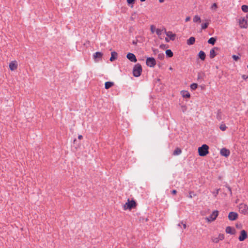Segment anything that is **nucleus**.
<instances>
[{"label": "nucleus", "mask_w": 248, "mask_h": 248, "mask_svg": "<svg viewBox=\"0 0 248 248\" xmlns=\"http://www.w3.org/2000/svg\"><path fill=\"white\" fill-rule=\"evenodd\" d=\"M219 128L221 130L224 131L226 130L227 126H226V125L224 124H220V125L219 126Z\"/></svg>", "instance_id": "29"}, {"label": "nucleus", "mask_w": 248, "mask_h": 248, "mask_svg": "<svg viewBox=\"0 0 248 248\" xmlns=\"http://www.w3.org/2000/svg\"><path fill=\"white\" fill-rule=\"evenodd\" d=\"M198 87V84L197 83H193L191 84L190 88L192 90H196Z\"/></svg>", "instance_id": "28"}, {"label": "nucleus", "mask_w": 248, "mask_h": 248, "mask_svg": "<svg viewBox=\"0 0 248 248\" xmlns=\"http://www.w3.org/2000/svg\"><path fill=\"white\" fill-rule=\"evenodd\" d=\"M181 94L183 97L185 98H189L190 96L189 93L187 91H181Z\"/></svg>", "instance_id": "20"}, {"label": "nucleus", "mask_w": 248, "mask_h": 248, "mask_svg": "<svg viewBox=\"0 0 248 248\" xmlns=\"http://www.w3.org/2000/svg\"><path fill=\"white\" fill-rule=\"evenodd\" d=\"M103 56V53L102 52H96L94 54H93V57L95 59H96V58H101Z\"/></svg>", "instance_id": "25"}, {"label": "nucleus", "mask_w": 248, "mask_h": 248, "mask_svg": "<svg viewBox=\"0 0 248 248\" xmlns=\"http://www.w3.org/2000/svg\"><path fill=\"white\" fill-rule=\"evenodd\" d=\"M247 18H248V16H246Z\"/></svg>", "instance_id": "58"}, {"label": "nucleus", "mask_w": 248, "mask_h": 248, "mask_svg": "<svg viewBox=\"0 0 248 248\" xmlns=\"http://www.w3.org/2000/svg\"><path fill=\"white\" fill-rule=\"evenodd\" d=\"M181 108L183 112H185L187 108L186 106L183 105L181 106Z\"/></svg>", "instance_id": "41"}, {"label": "nucleus", "mask_w": 248, "mask_h": 248, "mask_svg": "<svg viewBox=\"0 0 248 248\" xmlns=\"http://www.w3.org/2000/svg\"><path fill=\"white\" fill-rule=\"evenodd\" d=\"M118 58V54L116 51H112L111 52V57L109 59L110 61L113 62Z\"/></svg>", "instance_id": "16"}, {"label": "nucleus", "mask_w": 248, "mask_h": 248, "mask_svg": "<svg viewBox=\"0 0 248 248\" xmlns=\"http://www.w3.org/2000/svg\"><path fill=\"white\" fill-rule=\"evenodd\" d=\"M221 111L220 109L218 110H217V118L218 120H220L221 119Z\"/></svg>", "instance_id": "31"}, {"label": "nucleus", "mask_w": 248, "mask_h": 248, "mask_svg": "<svg viewBox=\"0 0 248 248\" xmlns=\"http://www.w3.org/2000/svg\"><path fill=\"white\" fill-rule=\"evenodd\" d=\"M201 21L200 16H194L193 18V22L195 23H201Z\"/></svg>", "instance_id": "26"}, {"label": "nucleus", "mask_w": 248, "mask_h": 248, "mask_svg": "<svg viewBox=\"0 0 248 248\" xmlns=\"http://www.w3.org/2000/svg\"><path fill=\"white\" fill-rule=\"evenodd\" d=\"M232 58L233 60L235 61H237L238 60L240 59V57L239 56H237L235 55H233L232 56Z\"/></svg>", "instance_id": "36"}, {"label": "nucleus", "mask_w": 248, "mask_h": 248, "mask_svg": "<svg viewBox=\"0 0 248 248\" xmlns=\"http://www.w3.org/2000/svg\"><path fill=\"white\" fill-rule=\"evenodd\" d=\"M225 232L227 233L234 234L235 232V230L231 226H228L226 228Z\"/></svg>", "instance_id": "15"}, {"label": "nucleus", "mask_w": 248, "mask_h": 248, "mask_svg": "<svg viewBox=\"0 0 248 248\" xmlns=\"http://www.w3.org/2000/svg\"><path fill=\"white\" fill-rule=\"evenodd\" d=\"M218 190H217V192H216V193L217 194H218Z\"/></svg>", "instance_id": "55"}, {"label": "nucleus", "mask_w": 248, "mask_h": 248, "mask_svg": "<svg viewBox=\"0 0 248 248\" xmlns=\"http://www.w3.org/2000/svg\"><path fill=\"white\" fill-rule=\"evenodd\" d=\"M164 32L166 35L172 41H174L175 39L176 34L172 33L171 31H167L166 28H164Z\"/></svg>", "instance_id": "11"}, {"label": "nucleus", "mask_w": 248, "mask_h": 248, "mask_svg": "<svg viewBox=\"0 0 248 248\" xmlns=\"http://www.w3.org/2000/svg\"><path fill=\"white\" fill-rule=\"evenodd\" d=\"M164 57L165 55L163 53L159 54L157 56L158 59H159L160 60H163L164 59Z\"/></svg>", "instance_id": "32"}, {"label": "nucleus", "mask_w": 248, "mask_h": 248, "mask_svg": "<svg viewBox=\"0 0 248 248\" xmlns=\"http://www.w3.org/2000/svg\"><path fill=\"white\" fill-rule=\"evenodd\" d=\"M238 218V214L234 212H231L228 215V218L230 220L233 221Z\"/></svg>", "instance_id": "12"}, {"label": "nucleus", "mask_w": 248, "mask_h": 248, "mask_svg": "<svg viewBox=\"0 0 248 248\" xmlns=\"http://www.w3.org/2000/svg\"><path fill=\"white\" fill-rule=\"evenodd\" d=\"M137 206V203L136 201L132 199L130 200L128 199L127 202H126L123 206V209L124 210H131L132 209L135 208Z\"/></svg>", "instance_id": "1"}, {"label": "nucleus", "mask_w": 248, "mask_h": 248, "mask_svg": "<svg viewBox=\"0 0 248 248\" xmlns=\"http://www.w3.org/2000/svg\"><path fill=\"white\" fill-rule=\"evenodd\" d=\"M247 18L245 16H241L240 18L237 19L240 28L247 29L248 26Z\"/></svg>", "instance_id": "4"}, {"label": "nucleus", "mask_w": 248, "mask_h": 248, "mask_svg": "<svg viewBox=\"0 0 248 248\" xmlns=\"http://www.w3.org/2000/svg\"><path fill=\"white\" fill-rule=\"evenodd\" d=\"M248 237L247 232L243 230L240 232V234L238 237V239L240 241H244Z\"/></svg>", "instance_id": "8"}, {"label": "nucleus", "mask_w": 248, "mask_h": 248, "mask_svg": "<svg viewBox=\"0 0 248 248\" xmlns=\"http://www.w3.org/2000/svg\"><path fill=\"white\" fill-rule=\"evenodd\" d=\"M135 0H127L128 4H133Z\"/></svg>", "instance_id": "40"}, {"label": "nucleus", "mask_w": 248, "mask_h": 248, "mask_svg": "<svg viewBox=\"0 0 248 248\" xmlns=\"http://www.w3.org/2000/svg\"><path fill=\"white\" fill-rule=\"evenodd\" d=\"M183 226L184 229H185L186 228V223L183 224Z\"/></svg>", "instance_id": "50"}, {"label": "nucleus", "mask_w": 248, "mask_h": 248, "mask_svg": "<svg viewBox=\"0 0 248 248\" xmlns=\"http://www.w3.org/2000/svg\"><path fill=\"white\" fill-rule=\"evenodd\" d=\"M225 186L228 189L229 193H230V194L231 196H232V189H231V187L227 184H226V185H225Z\"/></svg>", "instance_id": "34"}, {"label": "nucleus", "mask_w": 248, "mask_h": 248, "mask_svg": "<svg viewBox=\"0 0 248 248\" xmlns=\"http://www.w3.org/2000/svg\"><path fill=\"white\" fill-rule=\"evenodd\" d=\"M142 71L141 65L140 63H137L133 67V75L135 77H139L141 75Z\"/></svg>", "instance_id": "2"}, {"label": "nucleus", "mask_w": 248, "mask_h": 248, "mask_svg": "<svg viewBox=\"0 0 248 248\" xmlns=\"http://www.w3.org/2000/svg\"><path fill=\"white\" fill-rule=\"evenodd\" d=\"M196 195L194 194V192L193 191H189V195H188V197L189 198H192L193 197V196H195Z\"/></svg>", "instance_id": "38"}, {"label": "nucleus", "mask_w": 248, "mask_h": 248, "mask_svg": "<svg viewBox=\"0 0 248 248\" xmlns=\"http://www.w3.org/2000/svg\"><path fill=\"white\" fill-rule=\"evenodd\" d=\"M195 42V38L194 37H190L187 40L186 44L188 45H192L194 44Z\"/></svg>", "instance_id": "19"}, {"label": "nucleus", "mask_w": 248, "mask_h": 248, "mask_svg": "<svg viewBox=\"0 0 248 248\" xmlns=\"http://www.w3.org/2000/svg\"><path fill=\"white\" fill-rule=\"evenodd\" d=\"M140 0V1H141V2H143V1H145L146 0Z\"/></svg>", "instance_id": "54"}, {"label": "nucleus", "mask_w": 248, "mask_h": 248, "mask_svg": "<svg viewBox=\"0 0 248 248\" xmlns=\"http://www.w3.org/2000/svg\"><path fill=\"white\" fill-rule=\"evenodd\" d=\"M205 23H202V30H205L206 29L209 25L210 20L209 19H205Z\"/></svg>", "instance_id": "17"}, {"label": "nucleus", "mask_w": 248, "mask_h": 248, "mask_svg": "<svg viewBox=\"0 0 248 248\" xmlns=\"http://www.w3.org/2000/svg\"><path fill=\"white\" fill-rule=\"evenodd\" d=\"M177 190L175 189H173L171 191V193L173 195H175L177 193Z\"/></svg>", "instance_id": "46"}, {"label": "nucleus", "mask_w": 248, "mask_h": 248, "mask_svg": "<svg viewBox=\"0 0 248 248\" xmlns=\"http://www.w3.org/2000/svg\"><path fill=\"white\" fill-rule=\"evenodd\" d=\"M170 38L169 39V38H167V37L165 38V41H166V42H167V43H168V42H170Z\"/></svg>", "instance_id": "48"}, {"label": "nucleus", "mask_w": 248, "mask_h": 248, "mask_svg": "<svg viewBox=\"0 0 248 248\" xmlns=\"http://www.w3.org/2000/svg\"><path fill=\"white\" fill-rule=\"evenodd\" d=\"M159 47L161 49H165L168 47V46L167 45L162 44L160 45Z\"/></svg>", "instance_id": "37"}, {"label": "nucleus", "mask_w": 248, "mask_h": 248, "mask_svg": "<svg viewBox=\"0 0 248 248\" xmlns=\"http://www.w3.org/2000/svg\"><path fill=\"white\" fill-rule=\"evenodd\" d=\"M182 153V150L179 148H176L173 151L172 155H178Z\"/></svg>", "instance_id": "22"}, {"label": "nucleus", "mask_w": 248, "mask_h": 248, "mask_svg": "<svg viewBox=\"0 0 248 248\" xmlns=\"http://www.w3.org/2000/svg\"><path fill=\"white\" fill-rule=\"evenodd\" d=\"M164 28H163V29H161V30H163V31H164Z\"/></svg>", "instance_id": "57"}, {"label": "nucleus", "mask_w": 248, "mask_h": 248, "mask_svg": "<svg viewBox=\"0 0 248 248\" xmlns=\"http://www.w3.org/2000/svg\"><path fill=\"white\" fill-rule=\"evenodd\" d=\"M220 154L221 155L227 157L230 155V151L229 149H227L226 148H223L220 150Z\"/></svg>", "instance_id": "9"}, {"label": "nucleus", "mask_w": 248, "mask_h": 248, "mask_svg": "<svg viewBox=\"0 0 248 248\" xmlns=\"http://www.w3.org/2000/svg\"><path fill=\"white\" fill-rule=\"evenodd\" d=\"M242 78L244 80H247L248 79V76H247L246 75H243L242 76Z\"/></svg>", "instance_id": "42"}, {"label": "nucleus", "mask_w": 248, "mask_h": 248, "mask_svg": "<svg viewBox=\"0 0 248 248\" xmlns=\"http://www.w3.org/2000/svg\"><path fill=\"white\" fill-rule=\"evenodd\" d=\"M162 31H163V30H161V29H157L155 30L156 33L158 35H160L162 34Z\"/></svg>", "instance_id": "35"}, {"label": "nucleus", "mask_w": 248, "mask_h": 248, "mask_svg": "<svg viewBox=\"0 0 248 248\" xmlns=\"http://www.w3.org/2000/svg\"><path fill=\"white\" fill-rule=\"evenodd\" d=\"M217 39L215 37H211L209 39L207 42L208 44L214 45L216 42Z\"/></svg>", "instance_id": "23"}, {"label": "nucleus", "mask_w": 248, "mask_h": 248, "mask_svg": "<svg viewBox=\"0 0 248 248\" xmlns=\"http://www.w3.org/2000/svg\"><path fill=\"white\" fill-rule=\"evenodd\" d=\"M219 48L217 47H214L213 48L210 50V58L211 59H213L215 58L217 55L215 50H218Z\"/></svg>", "instance_id": "13"}, {"label": "nucleus", "mask_w": 248, "mask_h": 248, "mask_svg": "<svg viewBox=\"0 0 248 248\" xmlns=\"http://www.w3.org/2000/svg\"><path fill=\"white\" fill-rule=\"evenodd\" d=\"M146 65L150 67H154L156 64V61L153 57H148L146 61Z\"/></svg>", "instance_id": "7"}, {"label": "nucleus", "mask_w": 248, "mask_h": 248, "mask_svg": "<svg viewBox=\"0 0 248 248\" xmlns=\"http://www.w3.org/2000/svg\"><path fill=\"white\" fill-rule=\"evenodd\" d=\"M152 50L155 54L158 52V50L157 49L152 48Z\"/></svg>", "instance_id": "45"}, {"label": "nucleus", "mask_w": 248, "mask_h": 248, "mask_svg": "<svg viewBox=\"0 0 248 248\" xmlns=\"http://www.w3.org/2000/svg\"><path fill=\"white\" fill-rule=\"evenodd\" d=\"M212 241H213V242L215 243H218L220 240L218 239V237H213L212 238Z\"/></svg>", "instance_id": "33"}, {"label": "nucleus", "mask_w": 248, "mask_h": 248, "mask_svg": "<svg viewBox=\"0 0 248 248\" xmlns=\"http://www.w3.org/2000/svg\"><path fill=\"white\" fill-rule=\"evenodd\" d=\"M209 146L206 144H203L198 148L199 155L201 156H206L209 153Z\"/></svg>", "instance_id": "3"}, {"label": "nucleus", "mask_w": 248, "mask_h": 248, "mask_svg": "<svg viewBox=\"0 0 248 248\" xmlns=\"http://www.w3.org/2000/svg\"><path fill=\"white\" fill-rule=\"evenodd\" d=\"M131 20H134V18L133 16H131Z\"/></svg>", "instance_id": "53"}, {"label": "nucleus", "mask_w": 248, "mask_h": 248, "mask_svg": "<svg viewBox=\"0 0 248 248\" xmlns=\"http://www.w3.org/2000/svg\"><path fill=\"white\" fill-rule=\"evenodd\" d=\"M190 20V16H186V18L185 19V22H188Z\"/></svg>", "instance_id": "47"}, {"label": "nucleus", "mask_w": 248, "mask_h": 248, "mask_svg": "<svg viewBox=\"0 0 248 248\" xmlns=\"http://www.w3.org/2000/svg\"><path fill=\"white\" fill-rule=\"evenodd\" d=\"M241 9L244 12H248V6L246 5H243L242 6Z\"/></svg>", "instance_id": "27"}, {"label": "nucleus", "mask_w": 248, "mask_h": 248, "mask_svg": "<svg viewBox=\"0 0 248 248\" xmlns=\"http://www.w3.org/2000/svg\"><path fill=\"white\" fill-rule=\"evenodd\" d=\"M82 138H83V137H82V135H78V139L79 140H81Z\"/></svg>", "instance_id": "49"}, {"label": "nucleus", "mask_w": 248, "mask_h": 248, "mask_svg": "<svg viewBox=\"0 0 248 248\" xmlns=\"http://www.w3.org/2000/svg\"><path fill=\"white\" fill-rule=\"evenodd\" d=\"M218 215V211L217 210L214 211L209 217H206V219L208 222H211L216 219Z\"/></svg>", "instance_id": "6"}, {"label": "nucleus", "mask_w": 248, "mask_h": 248, "mask_svg": "<svg viewBox=\"0 0 248 248\" xmlns=\"http://www.w3.org/2000/svg\"><path fill=\"white\" fill-rule=\"evenodd\" d=\"M17 68V64L16 61H12L9 63V68L11 71H14Z\"/></svg>", "instance_id": "14"}, {"label": "nucleus", "mask_w": 248, "mask_h": 248, "mask_svg": "<svg viewBox=\"0 0 248 248\" xmlns=\"http://www.w3.org/2000/svg\"><path fill=\"white\" fill-rule=\"evenodd\" d=\"M159 1L160 2H163L164 1V0H159Z\"/></svg>", "instance_id": "52"}, {"label": "nucleus", "mask_w": 248, "mask_h": 248, "mask_svg": "<svg viewBox=\"0 0 248 248\" xmlns=\"http://www.w3.org/2000/svg\"><path fill=\"white\" fill-rule=\"evenodd\" d=\"M217 8V4H216V3H214V4L212 5V6H211V8H212V9H216Z\"/></svg>", "instance_id": "44"}, {"label": "nucleus", "mask_w": 248, "mask_h": 248, "mask_svg": "<svg viewBox=\"0 0 248 248\" xmlns=\"http://www.w3.org/2000/svg\"><path fill=\"white\" fill-rule=\"evenodd\" d=\"M217 237L220 240V241L224 239V235L222 233H219Z\"/></svg>", "instance_id": "39"}, {"label": "nucleus", "mask_w": 248, "mask_h": 248, "mask_svg": "<svg viewBox=\"0 0 248 248\" xmlns=\"http://www.w3.org/2000/svg\"><path fill=\"white\" fill-rule=\"evenodd\" d=\"M155 27L154 25L151 26V31L152 33H154L155 32Z\"/></svg>", "instance_id": "43"}, {"label": "nucleus", "mask_w": 248, "mask_h": 248, "mask_svg": "<svg viewBox=\"0 0 248 248\" xmlns=\"http://www.w3.org/2000/svg\"><path fill=\"white\" fill-rule=\"evenodd\" d=\"M166 55L167 57L171 58L173 56V53L170 49H167L166 51Z\"/></svg>", "instance_id": "24"}, {"label": "nucleus", "mask_w": 248, "mask_h": 248, "mask_svg": "<svg viewBox=\"0 0 248 248\" xmlns=\"http://www.w3.org/2000/svg\"><path fill=\"white\" fill-rule=\"evenodd\" d=\"M133 43V44H135V45L137 44V42H135V41H133V43Z\"/></svg>", "instance_id": "51"}, {"label": "nucleus", "mask_w": 248, "mask_h": 248, "mask_svg": "<svg viewBox=\"0 0 248 248\" xmlns=\"http://www.w3.org/2000/svg\"><path fill=\"white\" fill-rule=\"evenodd\" d=\"M239 211L240 213L247 215L248 211V205L245 203H240L238 205Z\"/></svg>", "instance_id": "5"}, {"label": "nucleus", "mask_w": 248, "mask_h": 248, "mask_svg": "<svg viewBox=\"0 0 248 248\" xmlns=\"http://www.w3.org/2000/svg\"><path fill=\"white\" fill-rule=\"evenodd\" d=\"M114 83L113 82L111 81H107L105 83V88L106 89H108L110 87H111L112 86H113Z\"/></svg>", "instance_id": "21"}, {"label": "nucleus", "mask_w": 248, "mask_h": 248, "mask_svg": "<svg viewBox=\"0 0 248 248\" xmlns=\"http://www.w3.org/2000/svg\"><path fill=\"white\" fill-rule=\"evenodd\" d=\"M203 74H201L200 73H199L198 74V76H197V80L198 81H200V82L202 81V80L203 79V78H202V75Z\"/></svg>", "instance_id": "30"}, {"label": "nucleus", "mask_w": 248, "mask_h": 248, "mask_svg": "<svg viewBox=\"0 0 248 248\" xmlns=\"http://www.w3.org/2000/svg\"><path fill=\"white\" fill-rule=\"evenodd\" d=\"M218 190H217V192H216V193L217 194H218Z\"/></svg>", "instance_id": "56"}, {"label": "nucleus", "mask_w": 248, "mask_h": 248, "mask_svg": "<svg viewBox=\"0 0 248 248\" xmlns=\"http://www.w3.org/2000/svg\"><path fill=\"white\" fill-rule=\"evenodd\" d=\"M198 56L202 61H204L206 58V54L204 51L201 50L199 52Z\"/></svg>", "instance_id": "18"}, {"label": "nucleus", "mask_w": 248, "mask_h": 248, "mask_svg": "<svg viewBox=\"0 0 248 248\" xmlns=\"http://www.w3.org/2000/svg\"><path fill=\"white\" fill-rule=\"evenodd\" d=\"M126 58L131 62H137L136 57L133 53H128L126 55Z\"/></svg>", "instance_id": "10"}]
</instances>
